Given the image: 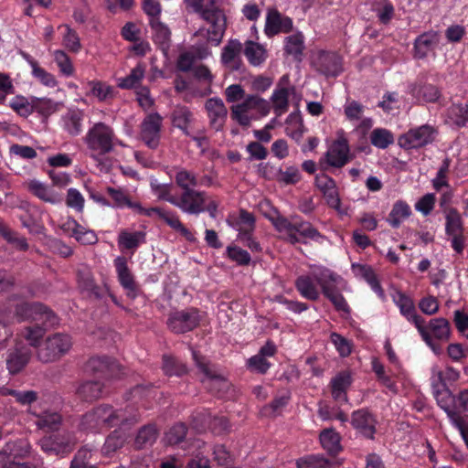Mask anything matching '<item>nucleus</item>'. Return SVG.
I'll use <instances>...</instances> for the list:
<instances>
[{"mask_svg":"<svg viewBox=\"0 0 468 468\" xmlns=\"http://www.w3.org/2000/svg\"><path fill=\"white\" fill-rule=\"evenodd\" d=\"M106 193L111 197V207L117 209L130 208L139 215L147 217H152L154 214L171 229L179 232L187 241L193 242L196 240L194 234L181 222L176 212L159 207L144 208L140 202L133 201L128 193L122 188L108 186Z\"/></svg>","mask_w":468,"mask_h":468,"instance_id":"obj_1","label":"nucleus"},{"mask_svg":"<svg viewBox=\"0 0 468 468\" xmlns=\"http://www.w3.org/2000/svg\"><path fill=\"white\" fill-rule=\"evenodd\" d=\"M136 422L135 417L128 418L122 409H114L109 404H101L81 416L78 428L85 432H100L119 425Z\"/></svg>","mask_w":468,"mask_h":468,"instance_id":"obj_2","label":"nucleus"},{"mask_svg":"<svg viewBox=\"0 0 468 468\" xmlns=\"http://www.w3.org/2000/svg\"><path fill=\"white\" fill-rule=\"evenodd\" d=\"M416 328L422 341L437 356L442 353V344L451 339V324L443 317L431 318L428 323L422 318V323H419Z\"/></svg>","mask_w":468,"mask_h":468,"instance_id":"obj_3","label":"nucleus"},{"mask_svg":"<svg viewBox=\"0 0 468 468\" xmlns=\"http://www.w3.org/2000/svg\"><path fill=\"white\" fill-rule=\"evenodd\" d=\"M192 356L198 371L205 377V378L201 379V382L205 385L206 388L219 398L227 394L230 388V383L218 373L217 366L197 351H193Z\"/></svg>","mask_w":468,"mask_h":468,"instance_id":"obj_4","label":"nucleus"},{"mask_svg":"<svg viewBox=\"0 0 468 468\" xmlns=\"http://www.w3.org/2000/svg\"><path fill=\"white\" fill-rule=\"evenodd\" d=\"M30 452L31 445L26 439L5 442L0 451V468H39L38 463L23 462Z\"/></svg>","mask_w":468,"mask_h":468,"instance_id":"obj_5","label":"nucleus"},{"mask_svg":"<svg viewBox=\"0 0 468 468\" xmlns=\"http://www.w3.org/2000/svg\"><path fill=\"white\" fill-rule=\"evenodd\" d=\"M76 442L74 433L62 428L43 436L39 440V446L47 454L62 458L74 450Z\"/></svg>","mask_w":468,"mask_h":468,"instance_id":"obj_6","label":"nucleus"},{"mask_svg":"<svg viewBox=\"0 0 468 468\" xmlns=\"http://www.w3.org/2000/svg\"><path fill=\"white\" fill-rule=\"evenodd\" d=\"M204 315V312L194 306L176 309L169 313L166 325L173 334H186L200 325Z\"/></svg>","mask_w":468,"mask_h":468,"instance_id":"obj_7","label":"nucleus"},{"mask_svg":"<svg viewBox=\"0 0 468 468\" xmlns=\"http://www.w3.org/2000/svg\"><path fill=\"white\" fill-rule=\"evenodd\" d=\"M72 346L71 336L64 333L48 335L37 350V359L42 363H51L60 359Z\"/></svg>","mask_w":468,"mask_h":468,"instance_id":"obj_8","label":"nucleus"},{"mask_svg":"<svg viewBox=\"0 0 468 468\" xmlns=\"http://www.w3.org/2000/svg\"><path fill=\"white\" fill-rule=\"evenodd\" d=\"M294 218L295 220L292 221L277 210L274 216L269 217V220L278 232H284L286 235L298 232L300 237L318 242L324 239V236L310 222L299 219L298 217Z\"/></svg>","mask_w":468,"mask_h":468,"instance_id":"obj_9","label":"nucleus"},{"mask_svg":"<svg viewBox=\"0 0 468 468\" xmlns=\"http://www.w3.org/2000/svg\"><path fill=\"white\" fill-rule=\"evenodd\" d=\"M15 315L18 321L41 322L44 326L48 327H53L59 323L57 314L47 305L38 302L17 303Z\"/></svg>","mask_w":468,"mask_h":468,"instance_id":"obj_10","label":"nucleus"},{"mask_svg":"<svg viewBox=\"0 0 468 468\" xmlns=\"http://www.w3.org/2000/svg\"><path fill=\"white\" fill-rule=\"evenodd\" d=\"M437 129L430 124L410 128L398 139L399 145L405 150L420 149L435 141Z\"/></svg>","mask_w":468,"mask_h":468,"instance_id":"obj_11","label":"nucleus"},{"mask_svg":"<svg viewBox=\"0 0 468 468\" xmlns=\"http://www.w3.org/2000/svg\"><path fill=\"white\" fill-rule=\"evenodd\" d=\"M113 130L103 122L95 123L86 134L88 147L100 155H104L113 149Z\"/></svg>","mask_w":468,"mask_h":468,"instance_id":"obj_12","label":"nucleus"},{"mask_svg":"<svg viewBox=\"0 0 468 468\" xmlns=\"http://www.w3.org/2000/svg\"><path fill=\"white\" fill-rule=\"evenodd\" d=\"M117 279L120 285L126 292L129 299L134 300L142 292L139 283L135 281V277L128 266L127 259L123 256H118L114 259Z\"/></svg>","mask_w":468,"mask_h":468,"instance_id":"obj_13","label":"nucleus"},{"mask_svg":"<svg viewBox=\"0 0 468 468\" xmlns=\"http://www.w3.org/2000/svg\"><path fill=\"white\" fill-rule=\"evenodd\" d=\"M325 158L327 164L335 168H341L351 161L350 146L344 131L337 133V138L328 148Z\"/></svg>","mask_w":468,"mask_h":468,"instance_id":"obj_14","label":"nucleus"},{"mask_svg":"<svg viewBox=\"0 0 468 468\" xmlns=\"http://www.w3.org/2000/svg\"><path fill=\"white\" fill-rule=\"evenodd\" d=\"M207 201V193L197 189L181 191L176 196L174 206L182 212L197 216L204 212L203 203Z\"/></svg>","mask_w":468,"mask_h":468,"instance_id":"obj_15","label":"nucleus"},{"mask_svg":"<svg viewBox=\"0 0 468 468\" xmlns=\"http://www.w3.org/2000/svg\"><path fill=\"white\" fill-rule=\"evenodd\" d=\"M86 369L107 380L118 378L124 374L123 368L114 358L105 356L90 357L86 364Z\"/></svg>","mask_w":468,"mask_h":468,"instance_id":"obj_16","label":"nucleus"},{"mask_svg":"<svg viewBox=\"0 0 468 468\" xmlns=\"http://www.w3.org/2000/svg\"><path fill=\"white\" fill-rule=\"evenodd\" d=\"M162 124L163 117L158 112L147 114L141 123V139L151 149L160 144Z\"/></svg>","mask_w":468,"mask_h":468,"instance_id":"obj_17","label":"nucleus"},{"mask_svg":"<svg viewBox=\"0 0 468 468\" xmlns=\"http://www.w3.org/2000/svg\"><path fill=\"white\" fill-rule=\"evenodd\" d=\"M350 423L352 427L366 439H375L378 420L376 415L367 408L354 410L351 414Z\"/></svg>","mask_w":468,"mask_h":468,"instance_id":"obj_18","label":"nucleus"},{"mask_svg":"<svg viewBox=\"0 0 468 468\" xmlns=\"http://www.w3.org/2000/svg\"><path fill=\"white\" fill-rule=\"evenodd\" d=\"M432 393L436 399L438 406L446 413L450 422L463 416L460 411L456 410V394H453L448 388V385H436L432 381Z\"/></svg>","mask_w":468,"mask_h":468,"instance_id":"obj_19","label":"nucleus"},{"mask_svg":"<svg viewBox=\"0 0 468 468\" xmlns=\"http://www.w3.org/2000/svg\"><path fill=\"white\" fill-rule=\"evenodd\" d=\"M33 350L23 343H16L15 347L9 349L6 355V369L11 375H17L23 371L31 360Z\"/></svg>","mask_w":468,"mask_h":468,"instance_id":"obj_20","label":"nucleus"},{"mask_svg":"<svg viewBox=\"0 0 468 468\" xmlns=\"http://www.w3.org/2000/svg\"><path fill=\"white\" fill-rule=\"evenodd\" d=\"M408 92L420 103L437 102L441 96L439 87L427 82L424 77H419L413 83L409 84Z\"/></svg>","mask_w":468,"mask_h":468,"instance_id":"obj_21","label":"nucleus"},{"mask_svg":"<svg viewBox=\"0 0 468 468\" xmlns=\"http://www.w3.org/2000/svg\"><path fill=\"white\" fill-rule=\"evenodd\" d=\"M186 7L200 14L201 17L209 23L214 29H226L227 17L224 12L218 8H204V0H185Z\"/></svg>","mask_w":468,"mask_h":468,"instance_id":"obj_22","label":"nucleus"},{"mask_svg":"<svg viewBox=\"0 0 468 468\" xmlns=\"http://www.w3.org/2000/svg\"><path fill=\"white\" fill-rule=\"evenodd\" d=\"M28 412L36 417L35 424L38 429L48 433L61 429L62 416L58 411L54 410H37L34 407L30 408Z\"/></svg>","mask_w":468,"mask_h":468,"instance_id":"obj_23","label":"nucleus"},{"mask_svg":"<svg viewBox=\"0 0 468 468\" xmlns=\"http://www.w3.org/2000/svg\"><path fill=\"white\" fill-rule=\"evenodd\" d=\"M353 383L351 373L347 370L338 372L330 381L329 387L334 400L340 405L348 402L347 391Z\"/></svg>","mask_w":468,"mask_h":468,"instance_id":"obj_24","label":"nucleus"},{"mask_svg":"<svg viewBox=\"0 0 468 468\" xmlns=\"http://www.w3.org/2000/svg\"><path fill=\"white\" fill-rule=\"evenodd\" d=\"M317 71L326 77H336L342 72V58L336 52L321 51L315 60Z\"/></svg>","mask_w":468,"mask_h":468,"instance_id":"obj_25","label":"nucleus"},{"mask_svg":"<svg viewBox=\"0 0 468 468\" xmlns=\"http://www.w3.org/2000/svg\"><path fill=\"white\" fill-rule=\"evenodd\" d=\"M205 109L207 112L210 126L220 131L227 120L228 110L220 98L214 97L207 100Z\"/></svg>","mask_w":468,"mask_h":468,"instance_id":"obj_26","label":"nucleus"},{"mask_svg":"<svg viewBox=\"0 0 468 468\" xmlns=\"http://www.w3.org/2000/svg\"><path fill=\"white\" fill-rule=\"evenodd\" d=\"M27 190L36 197L49 203L51 205H58L63 201V195L56 192L52 187L37 179H32L27 183Z\"/></svg>","mask_w":468,"mask_h":468,"instance_id":"obj_27","label":"nucleus"},{"mask_svg":"<svg viewBox=\"0 0 468 468\" xmlns=\"http://www.w3.org/2000/svg\"><path fill=\"white\" fill-rule=\"evenodd\" d=\"M170 120L173 127L180 130L186 136H190V127L195 121L193 112L186 105H176L171 113Z\"/></svg>","mask_w":468,"mask_h":468,"instance_id":"obj_28","label":"nucleus"},{"mask_svg":"<svg viewBox=\"0 0 468 468\" xmlns=\"http://www.w3.org/2000/svg\"><path fill=\"white\" fill-rule=\"evenodd\" d=\"M341 435L334 428H325L319 433V441L322 448L330 457H336L343 452Z\"/></svg>","mask_w":468,"mask_h":468,"instance_id":"obj_29","label":"nucleus"},{"mask_svg":"<svg viewBox=\"0 0 468 468\" xmlns=\"http://www.w3.org/2000/svg\"><path fill=\"white\" fill-rule=\"evenodd\" d=\"M117 242L122 251L127 250L133 255L142 244L146 242V233L141 230L130 232L122 229L119 232Z\"/></svg>","mask_w":468,"mask_h":468,"instance_id":"obj_30","label":"nucleus"},{"mask_svg":"<svg viewBox=\"0 0 468 468\" xmlns=\"http://www.w3.org/2000/svg\"><path fill=\"white\" fill-rule=\"evenodd\" d=\"M396 305L399 308L400 314L415 326L419 323H422V316L417 314L413 300L405 294L399 292L394 297Z\"/></svg>","mask_w":468,"mask_h":468,"instance_id":"obj_31","label":"nucleus"},{"mask_svg":"<svg viewBox=\"0 0 468 468\" xmlns=\"http://www.w3.org/2000/svg\"><path fill=\"white\" fill-rule=\"evenodd\" d=\"M159 437V430L154 423H149L141 427L134 438L133 447L136 450L150 448Z\"/></svg>","mask_w":468,"mask_h":468,"instance_id":"obj_32","label":"nucleus"},{"mask_svg":"<svg viewBox=\"0 0 468 468\" xmlns=\"http://www.w3.org/2000/svg\"><path fill=\"white\" fill-rule=\"evenodd\" d=\"M339 279L340 276L329 269H324L315 274L316 283L321 287L322 292L326 299L339 292L337 288Z\"/></svg>","mask_w":468,"mask_h":468,"instance_id":"obj_33","label":"nucleus"},{"mask_svg":"<svg viewBox=\"0 0 468 468\" xmlns=\"http://www.w3.org/2000/svg\"><path fill=\"white\" fill-rule=\"evenodd\" d=\"M412 214L410 206L402 199L397 200L387 217V222L393 229H399L402 222Z\"/></svg>","mask_w":468,"mask_h":468,"instance_id":"obj_34","label":"nucleus"},{"mask_svg":"<svg viewBox=\"0 0 468 468\" xmlns=\"http://www.w3.org/2000/svg\"><path fill=\"white\" fill-rule=\"evenodd\" d=\"M351 269L355 275L363 278L378 295H384L378 276L371 266L361 263H352Z\"/></svg>","mask_w":468,"mask_h":468,"instance_id":"obj_35","label":"nucleus"},{"mask_svg":"<svg viewBox=\"0 0 468 468\" xmlns=\"http://www.w3.org/2000/svg\"><path fill=\"white\" fill-rule=\"evenodd\" d=\"M315 282V277L312 278L310 275H300L296 278L294 286L302 297L309 301H317L320 292Z\"/></svg>","mask_w":468,"mask_h":468,"instance_id":"obj_36","label":"nucleus"},{"mask_svg":"<svg viewBox=\"0 0 468 468\" xmlns=\"http://www.w3.org/2000/svg\"><path fill=\"white\" fill-rule=\"evenodd\" d=\"M105 385L99 380L85 381L79 386L77 395L80 399L91 402L100 399L105 393Z\"/></svg>","mask_w":468,"mask_h":468,"instance_id":"obj_37","label":"nucleus"},{"mask_svg":"<svg viewBox=\"0 0 468 468\" xmlns=\"http://www.w3.org/2000/svg\"><path fill=\"white\" fill-rule=\"evenodd\" d=\"M84 113L79 109H70L62 116L63 128L71 136H77L82 132Z\"/></svg>","mask_w":468,"mask_h":468,"instance_id":"obj_38","label":"nucleus"},{"mask_svg":"<svg viewBox=\"0 0 468 468\" xmlns=\"http://www.w3.org/2000/svg\"><path fill=\"white\" fill-rule=\"evenodd\" d=\"M240 50L241 44L239 42L230 41L222 50V63L231 70H239L241 65Z\"/></svg>","mask_w":468,"mask_h":468,"instance_id":"obj_39","label":"nucleus"},{"mask_svg":"<svg viewBox=\"0 0 468 468\" xmlns=\"http://www.w3.org/2000/svg\"><path fill=\"white\" fill-rule=\"evenodd\" d=\"M297 468H330L333 462L323 453L305 454L295 461Z\"/></svg>","mask_w":468,"mask_h":468,"instance_id":"obj_40","label":"nucleus"},{"mask_svg":"<svg viewBox=\"0 0 468 468\" xmlns=\"http://www.w3.org/2000/svg\"><path fill=\"white\" fill-rule=\"evenodd\" d=\"M436 42L437 35L435 31H424L415 40V57L419 58H424L427 53L433 48Z\"/></svg>","mask_w":468,"mask_h":468,"instance_id":"obj_41","label":"nucleus"},{"mask_svg":"<svg viewBox=\"0 0 468 468\" xmlns=\"http://www.w3.org/2000/svg\"><path fill=\"white\" fill-rule=\"evenodd\" d=\"M445 212V233L447 235L464 232L463 220L455 207H447Z\"/></svg>","mask_w":468,"mask_h":468,"instance_id":"obj_42","label":"nucleus"},{"mask_svg":"<svg viewBox=\"0 0 468 468\" xmlns=\"http://www.w3.org/2000/svg\"><path fill=\"white\" fill-rule=\"evenodd\" d=\"M0 236L18 250L27 251L29 248L27 239L19 237L17 232L12 230L2 218H0Z\"/></svg>","mask_w":468,"mask_h":468,"instance_id":"obj_43","label":"nucleus"},{"mask_svg":"<svg viewBox=\"0 0 468 468\" xmlns=\"http://www.w3.org/2000/svg\"><path fill=\"white\" fill-rule=\"evenodd\" d=\"M89 94L97 98L100 101H106L114 97V88L101 80H90L87 84Z\"/></svg>","mask_w":468,"mask_h":468,"instance_id":"obj_44","label":"nucleus"},{"mask_svg":"<svg viewBox=\"0 0 468 468\" xmlns=\"http://www.w3.org/2000/svg\"><path fill=\"white\" fill-rule=\"evenodd\" d=\"M264 29H292V21L277 9H269Z\"/></svg>","mask_w":468,"mask_h":468,"instance_id":"obj_45","label":"nucleus"},{"mask_svg":"<svg viewBox=\"0 0 468 468\" xmlns=\"http://www.w3.org/2000/svg\"><path fill=\"white\" fill-rule=\"evenodd\" d=\"M274 179L285 186L296 185L302 180V175L296 165H285L281 167L274 176Z\"/></svg>","mask_w":468,"mask_h":468,"instance_id":"obj_46","label":"nucleus"},{"mask_svg":"<svg viewBox=\"0 0 468 468\" xmlns=\"http://www.w3.org/2000/svg\"><path fill=\"white\" fill-rule=\"evenodd\" d=\"M175 183L181 191H188L199 186V179L194 172L181 168L175 176Z\"/></svg>","mask_w":468,"mask_h":468,"instance_id":"obj_47","label":"nucleus"},{"mask_svg":"<svg viewBox=\"0 0 468 468\" xmlns=\"http://www.w3.org/2000/svg\"><path fill=\"white\" fill-rule=\"evenodd\" d=\"M143 9L150 16V26L153 29H167L159 20L161 5L158 0H144Z\"/></svg>","mask_w":468,"mask_h":468,"instance_id":"obj_48","label":"nucleus"},{"mask_svg":"<svg viewBox=\"0 0 468 468\" xmlns=\"http://www.w3.org/2000/svg\"><path fill=\"white\" fill-rule=\"evenodd\" d=\"M304 37L301 31H296V34L287 37L285 45L286 53L292 55L294 59L302 61L303 51L304 48Z\"/></svg>","mask_w":468,"mask_h":468,"instance_id":"obj_49","label":"nucleus"},{"mask_svg":"<svg viewBox=\"0 0 468 468\" xmlns=\"http://www.w3.org/2000/svg\"><path fill=\"white\" fill-rule=\"evenodd\" d=\"M370 143L377 148L386 149L394 144V135L388 129L376 128L370 133Z\"/></svg>","mask_w":468,"mask_h":468,"instance_id":"obj_50","label":"nucleus"},{"mask_svg":"<svg viewBox=\"0 0 468 468\" xmlns=\"http://www.w3.org/2000/svg\"><path fill=\"white\" fill-rule=\"evenodd\" d=\"M244 55L253 66H259L266 59V51L263 47L252 41L246 43Z\"/></svg>","mask_w":468,"mask_h":468,"instance_id":"obj_51","label":"nucleus"},{"mask_svg":"<svg viewBox=\"0 0 468 468\" xmlns=\"http://www.w3.org/2000/svg\"><path fill=\"white\" fill-rule=\"evenodd\" d=\"M34 325L27 326L22 333L25 339L29 342V346L32 347L39 346V341L43 337L46 330L49 327L44 326L41 322H35Z\"/></svg>","mask_w":468,"mask_h":468,"instance_id":"obj_52","label":"nucleus"},{"mask_svg":"<svg viewBox=\"0 0 468 468\" xmlns=\"http://www.w3.org/2000/svg\"><path fill=\"white\" fill-rule=\"evenodd\" d=\"M145 68L142 64L134 67L129 75L119 80L118 86L121 89L130 90L135 88L144 76Z\"/></svg>","mask_w":468,"mask_h":468,"instance_id":"obj_53","label":"nucleus"},{"mask_svg":"<svg viewBox=\"0 0 468 468\" xmlns=\"http://www.w3.org/2000/svg\"><path fill=\"white\" fill-rule=\"evenodd\" d=\"M251 110L250 106L248 97L243 101V102L233 105L231 107V117L233 120L237 121L241 126H249L250 124L251 119L247 114Z\"/></svg>","mask_w":468,"mask_h":468,"instance_id":"obj_54","label":"nucleus"},{"mask_svg":"<svg viewBox=\"0 0 468 468\" xmlns=\"http://www.w3.org/2000/svg\"><path fill=\"white\" fill-rule=\"evenodd\" d=\"M449 116L458 127L468 125V104L452 103L449 108Z\"/></svg>","mask_w":468,"mask_h":468,"instance_id":"obj_55","label":"nucleus"},{"mask_svg":"<svg viewBox=\"0 0 468 468\" xmlns=\"http://www.w3.org/2000/svg\"><path fill=\"white\" fill-rule=\"evenodd\" d=\"M245 366L251 373L265 375L271 368V363L257 353L246 360Z\"/></svg>","mask_w":468,"mask_h":468,"instance_id":"obj_56","label":"nucleus"},{"mask_svg":"<svg viewBox=\"0 0 468 468\" xmlns=\"http://www.w3.org/2000/svg\"><path fill=\"white\" fill-rule=\"evenodd\" d=\"M211 413L207 409L197 410L191 416V424L197 432H203L209 428Z\"/></svg>","mask_w":468,"mask_h":468,"instance_id":"obj_57","label":"nucleus"},{"mask_svg":"<svg viewBox=\"0 0 468 468\" xmlns=\"http://www.w3.org/2000/svg\"><path fill=\"white\" fill-rule=\"evenodd\" d=\"M186 433V425L182 422L176 423L165 433V441L169 445H179L185 442Z\"/></svg>","mask_w":468,"mask_h":468,"instance_id":"obj_58","label":"nucleus"},{"mask_svg":"<svg viewBox=\"0 0 468 468\" xmlns=\"http://www.w3.org/2000/svg\"><path fill=\"white\" fill-rule=\"evenodd\" d=\"M92 450L88 446H83L75 453L69 468H96L90 463Z\"/></svg>","mask_w":468,"mask_h":468,"instance_id":"obj_59","label":"nucleus"},{"mask_svg":"<svg viewBox=\"0 0 468 468\" xmlns=\"http://www.w3.org/2000/svg\"><path fill=\"white\" fill-rule=\"evenodd\" d=\"M163 370L167 376L181 377L186 373V367L173 356H163Z\"/></svg>","mask_w":468,"mask_h":468,"instance_id":"obj_60","label":"nucleus"},{"mask_svg":"<svg viewBox=\"0 0 468 468\" xmlns=\"http://www.w3.org/2000/svg\"><path fill=\"white\" fill-rule=\"evenodd\" d=\"M34 112L48 118L58 111V103L48 98H36L33 100Z\"/></svg>","mask_w":468,"mask_h":468,"instance_id":"obj_61","label":"nucleus"},{"mask_svg":"<svg viewBox=\"0 0 468 468\" xmlns=\"http://www.w3.org/2000/svg\"><path fill=\"white\" fill-rule=\"evenodd\" d=\"M275 112L278 114L285 112L289 107V91L286 88L277 89L271 95Z\"/></svg>","mask_w":468,"mask_h":468,"instance_id":"obj_62","label":"nucleus"},{"mask_svg":"<svg viewBox=\"0 0 468 468\" xmlns=\"http://www.w3.org/2000/svg\"><path fill=\"white\" fill-rule=\"evenodd\" d=\"M227 222L229 226L236 229L238 231L239 229H255V218L250 212L247 211L246 209L239 210V216L238 219L235 221V223H231L229 219H228Z\"/></svg>","mask_w":468,"mask_h":468,"instance_id":"obj_63","label":"nucleus"},{"mask_svg":"<svg viewBox=\"0 0 468 468\" xmlns=\"http://www.w3.org/2000/svg\"><path fill=\"white\" fill-rule=\"evenodd\" d=\"M227 256L232 261H235L240 266L249 265L251 261L250 253L236 245H229L227 247Z\"/></svg>","mask_w":468,"mask_h":468,"instance_id":"obj_64","label":"nucleus"}]
</instances>
